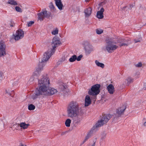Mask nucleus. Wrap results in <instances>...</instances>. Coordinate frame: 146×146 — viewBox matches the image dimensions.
<instances>
[{"label": "nucleus", "instance_id": "nucleus-1", "mask_svg": "<svg viewBox=\"0 0 146 146\" xmlns=\"http://www.w3.org/2000/svg\"><path fill=\"white\" fill-rule=\"evenodd\" d=\"M80 110L78 104L75 101L70 102L67 107V115L69 117L73 118V123L74 125H77L80 121L78 117Z\"/></svg>", "mask_w": 146, "mask_h": 146}, {"label": "nucleus", "instance_id": "nucleus-2", "mask_svg": "<svg viewBox=\"0 0 146 146\" xmlns=\"http://www.w3.org/2000/svg\"><path fill=\"white\" fill-rule=\"evenodd\" d=\"M38 89L48 96H50L57 92L56 89L49 87V79L46 75L43 76L40 80H38Z\"/></svg>", "mask_w": 146, "mask_h": 146}, {"label": "nucleus", "instance_id": "nucleus-3", "mask_svg": "<svg viewBox=\"0 0 146 146\" xmlns=\"http://www.w3.org/2000/svg\"><path fill=\"white\" fill-rule=\"evenodd\" d=\"M111 115L110 114L102 115L101 119L98 120L96 124L93 126L91 130L88 133L86 137L94 136V134L97 130V128L106 123L111 118Z\"/></svg>", "mask_w": 146, "mask_h": 146}, {"label": "nucleus", "instance_id": "nucleus-4", "mask_svg": "<svg viewBox=\"0 0 146 146\" xmlns=\"http://www.w3.org/2000/svg\"><path fill=\"white\" fill-rule=\"evenodd\" d=\"M61 44L60 40L56 37H54L52 39V48L49 49L44 54V56L48 59L55 52V48Z\"/></svg>", "mask_w": 146, "mask_h": 146}, {"label": "nucleus", "instance_id": "nucleus-5", "mask_svg": "<svg viewBox=\"0 0 146 146\" xmlns=\"http://www.w3.org/2000/svg\"><path fill=\"white\" fill-rule=\"evenodd\" d=\"M48 60L47 59V58L44 56L43 57L41 61L38 64V67L36 68V70L34 72L33 76L39 75L41 71L43 70V67L45 65L44 63Z\"/></svg>", "mask_w": 146, "mask_h": 146}, {"label": "nucleus", "instance_id": "nucleus-6", "mask_svg": "<svg viewBox=\"0 0 146 146\" xmlns=\"http://www.w3.org/2000/svg\"><path fill=\"white\" fill-rule=\"evenodd\" d=\"M100 85L99 84H96L92 87L91 89L88 92V94L91 96H96L100 92Z\"/></svg>", "mask_w": 146, "mask_h": 146}, {"label": "nucleus", "instance_id": "nucleus-7", "mask_svg": "<svg viewBox=\"0 0 146 146\" xmlns=\"http://www.w3.org/2000/svg\"><path fill=\"white\" fill-rule=\"evenodd\" d=\"M107 45L106 48L107 51L110 53H112L114 50L118 48V46L116 45H112L113 42L110 40L106 41Z\"/></svg>", "mask_w": 146, "mask_h": 146}, {"label": "nucleus", "instance_id": "nucleus-8", "mask_svg": "<svg viewBox=\"0 0 146 146\" xmlns=\"http://www.w3.org/2000/svg\"><path fill=\"white\" fill-rule=\"evenodd\" d=\"M51 15V12H47L46 11H44L38 14V18L40 20H42L44 18H49Z\"/></svg>", "mask_w": 146, "mask_h": 146}, {"label": "nucleus", "instance_id": "nucleus-9", "mask_svg": "<svg viewBox=\"0 0 146 146\" xmlns=\"http://www.w3.org/2000/svg\"><path fill=\"white\" fill-rule=\"evenodd\" d=\"M42 95L43 96H49L48 95L46 94V93L42 91L39 89H37L35 91V93H34L32 95V98L33 100H35L37 98L38 96Z\"/></svg>", "mask_w": 146, "mask_h": 146}, {"label": "nucleus", "instance_id": "nucleus-10", "mask_svg": "<svg viewBox=\"0 0 146 146\" xmlns=\"http://www.w3.org/2000/svg\"><path fill=\"white\" fill-rule=\"evenodd\" d=\"M6 54V44L3 40L0 41V57L4 56Z\"/></svg>", "mask_w": 146, "mask_h": 146}, {"label": "nucleus", "instance_id": "nucleus-11", "mask_svg": "<svg viewBox=\"0 0 146 146\" xmlns=\"http://www.w3.org/2000/svg\"><path fill=\"white\" fill-rule=\"evenodd\" d=\"M59 90L60 92L64 95L68 94L69 90L67 88V86L64 83H60L59 86Z\"/></svg>", "mask_w": 146, "mask_h": 146}, {"label": "nucleus", "instance_id": "nucleus-12", "mask_svg": "<svg viewBox=\"0 0 146 146\" xmlns=\"http://www.w3.org/2000/svg\"><path fill=\"white\" fill-rule=\"evenodd\" d=\"M24 32L21 29L16 31L15 35H14V38L16 40H18L22 38L24 36Z\"/></svg>", "mask_w": 146, "mask_h": 146}, {"label": "nucleus", "instance_id": "nucleus-13", "mask_svg": "<svg viewBox=\"0 0 146 146\" xmlns=\"http://www.w3.org/2000/svg\"><path fill=\"white\" fill-rule=\"evenodd\" d=\"M126 109V107L124 105L118 108L116 112V114L118 115V116H120L121 115H123Z\"/></svg>", "mask_w": 146, "mask_h": 146}, {"label": "nucleus", "instance_id": "nucleus-14", "mask_svg": "<svg viewBox=\"0 0 146 146\" xmlns=\"http://www.w3.org/2000/svg\"><path fill=\"white\" fill-rule=\"evenodd\" d=\"M104 10L103 7L101 8L100 11H98L96 13V16L99 19H102L103 18V12Z\"/></svg>", "mask_w": 146, "mask_h": 146}, {"label": "nucleus", "instance_id": "nucleus-15", "mask_svg": "<svg viewBox=\"0 0 146 146\" xmlns=\"http://www.w3.org/2000/svg\"><path fill=\"white\" fill-rule=\"evenodd\" d=\"M55 1L56 5L58 9L60 10L62 9L63 5L61 1V0H54Z\"/></svg>", "mask_w": 146, "mask_h": 146}, {"label": "nucleus", "instance_id": "nucleus-16", "mask_svg": "<svg viewBox=\"0 0 146 146\" xmlns=\"http://www.w3.org/2000/svg\"><path fill=\"white\" fill-rule=\"evenodd\" d=\"M92 9L90 8H88L85 9L84 10V13L86 17H88L92 13Z\"/></svg>", "mask_w": 146, "mask_h": 146}, {"label": "nucleus", "instance_id": "nucleus-17", "mask_svg": "<svg viewBox=\"0 0 146 146\" xmlns=\"http://www.w3.org/2000/svg\"><path fill=\"white\" fill-rule=\"evenodd\" d=\"M120 44H119V46L121 47L122 46H127L129 43L127 42V40L123 39L121 40V42H120Z\"/></svg>", "mask_w": 146, "mask_h": 146}, {"label": "nucleus", "instance_id": "nucleus-18", "mask_svg": "<svg viewBox=\"0 0 146 146\" xmlns=\"http://www.w3.org/2000/svg\"><path fill=\"white\" fill-rule=\"evenodd\" d=\"M107 89L111 94H113L115 91L114 87L112 84H110L108 86Z\"/></svg>", "mask_w": 146, "mask_h": 146}, {"label": "nucleus", "instance_id": "nucleus-19", "mask_svg": "<svg viewBox=\"0 0 146 146\" xmlns=\"http://www.w3.org/2000/svg\"><path fill=\"white\" fill-rule=\"evenodd\" d=\"M91 100L89 96L87 95L85 99V106H87L90 105L91 103Z\"/></svg>", "mask_w": 146, "mask_h": 146}, {"label": "nucleus", "instance_id": "nucleus-20", "mask_svg": "<svg viewBox=\"0 0 146 146\" xmlns=\"http://www.w3.org/2000/svg\"><path fill=\"white\" fill-rule=\"evenodd\" d=\"M85 50L86 54L88 55L90 54L91 52L93 50L91 46L87 45L85 47Z\"/></svg>", "mask_w": 146, "mask_h": 146}, {"label": "nucleus", "instance_id": "nucleus-21", "mask_svg": "<svg viewBox=\"0 0 146 146\" xmlns=\"http://www.w3.org/2000/svg\"><path fill=\"white\" fill-rule=\"evenodd\" d=\"M133 81V79L131 77H128L125 80V82L127 86L129 85L131 83H132Z\"/></svg>", "mask_w": 146, "mask_h": 146}, {"label": "nucleus", "instance_id": "nucleus-22", "mask_svg": "<svg viewBox=\"0 0 146 146\" xmlns=\"http://www.w3.org/2000/svg\"><path fill=\"white\" fill-rule=\"evenodd\" d=\"M19 125L21 128L23 129H25L28 127L29 125V124H27L23 122L20 123Z\"/></svg>", "mask_w": 146, "mask_h": 146}, {"label": "nucleus", "instance_id": "nucleus-23", "mask_svg": "<svg viewBox=\"0 0 146 146\" xmlns=\"http://www.w3.org/2000/svg\"><path fill=\"white\" fill-rule=\"evenodd\" d=\"M95 63L96 65L98 67H100L102 68H103L104 67V64L102 63L99 62L97 60L95 61Z\"/></svg>", "mask_w": 146, "mask_h": 146}, {"label": "nucleus", "instance_id": "nucleus-24", "mask_svg": "<svg viewBox=\"0 0 146 146\" xmlns=\"http://www.w3.org/2000/svg\"><path fill=\"white\" fill-rule=\"evenodd\" d=\"M49 8L50 9V10L52 12H55L56 11V9L54 5H53L52 3L51 2L49 4Z\"/></svg>", "mask_w": 146, "mask_h": 146}, {"label": "nucleus", "instance_id": "nucleus-25", "mask_svg": "<svg viewBox=\"0 0 146 146\" xmlns=\"http://www.w3.org/2000/svg\"><path fill=\"white\" fill-rule=\"evenodd\" d=\"M133 5H129L124 7L123 8V10H125L126 9V11L131 10L133 7Z\"/></svg>", "mask_w": 146, "mask_h": 146}, {"label": "nucleus", "instance_id": "nucleus-26", "mask_svg": "<svg viewBox=\"0 0 146 146\" xmlns=\"http://www.w3.org/2000/svg\"><path fill=\"white\" fill-rule=\"evenodd\" d=\"M71 120L69 119H67L65 122V125L66 127H69L71 123Z\"/></svg>", "mask_w": 146, "mask_h": 146}, {"label": "nucleus", "instance_id": "nucleus-27", "mask_svg": "<svg viewBox=\"0 0 146 146\" xmlns=\"http://www.w3.org/2000/svg\"><path fill=\"white\" fill-rule=\"evenodd\" d=\"M7 3L13 5H17L16 2L13 0H8Z\"/></svg>", "mask_w": 146, "mask_h": 146}, {"label": "nucleus", "instance_id": "nucleus-28", "mask_svg": "<svg viewBox=\"0 0 146 146\" xmlns=\"http://www.w3.org/2000/svg\"><path fill=\"white\" fill-rule=\"evenodd\" d=\"M77 58V56L76 55L72 56L69 59V61L70 62H72L74 61Z\"/></svg>", "mask_w": 146, "mask_h": 146}, {"label": "nucleus", "instance_id": "nucleus-29", "mask_svg": "<svg viewBox=\"0 0 146 146\" xmlns=\"http://www.w3.org/2000/svg\"><path fill=\"white\" fill-rule=\"evenodd\" d=\"M35 77L33 76H31L29 80L28 83L30 84H31L34 81Z\"/></svg>", "mask_w": 146, "mask_h": 146}, {"label": "nucleus", "instance_id": "nucleus-30", "mask_svg": "<svg viewBox=\"0 0 146 146\" xmlns=\"http://www.w3.org/2000/svg\"><path fill=\"white\" fill-rule=\"evenodd\" d=\"M35 108V106L33 104H31L28 106V109L29 110H34Z\"/></svg>", "mask_w": 146, "mask_h": 146}, {"label": "nucleus", "instance_id": "nucleus-31", "mask_svg": "<svg viewBox=\"0 0 146 146\" xmlns=\"http://www.w3.org/2000/svg\"><path fill=\"white\" fill-rule=\"evenodd\" d=\"M58 33V30L56 28L55 30H53L52 32V34L53 35L57 34Z\"/></svg>", "mask_w": 146, "mask_h": 146}, {"label": "nucleus", "instance_id": "nucleus-32", "mask_svg": "<svg viewBox=\"0 0 146 146\" xmlns=\"http://www.w3.org/2000/svg\"><path fill=\"white\" fill-rule=\"evenodd\" d=\"M142 39V38L141 37H140L138 39H135L134 40L135 43H136L138 42H140L141 40Z\"/></svg>", "mask_w": 146, "mask_h": 146}, {"label": "nucleus", "instance_id": "nucleus-33", "mask_svg": "<svg viewBox=\"0 0 146 146\" xmlns=\"http://www.w3.org/2000/svg\"><path fill=\"white\" fill-rule=\"evenodd\" d=\"M15 9L16 11L18 12L21 13L22 12L21 9L19 7L17 6L15 7Z\"/></svg>", "mask_w": 146, "mask_h": 146}, {"label": "nucleus", "instance_id": "nucleus-34", "mask_svg": "<svg viewBox=\"0 0 146 146\" xmlns=\"http://www.w3.org/2000/svg\"><path fill=\"white\" fill-rule=\"evenodd\" d=\"M103 30L101 29H97L96 30V33L98 34H100L103 33Z\"/></svg>", "mask_w": 146, "mask_h": 146}, {"label": "nucleus", "instance_id": "nucleus-35", "mask_svg": "<svg viewBox=\"0 0 146 146\" xmlns=\"http://www.w3.org/2000/svg\"><path fill=\"white\" fill-rule=\"evenodd\" d=\"M142 64L141 62H139L137 64H135V66L137 67H141L142 66Z\"/></svg>", "mask_w": 146, "mask_h": 146}, {"label": "nucleus", "instance_id": "nucleus-36", "mask_svg": "<svg viewBox=\"0 0 146 146\" xmlns=\"http://www.w3.org/2000/svg\"><path fill=\"white\" fill-rule=\"evenodd\" d=\"M34 23L33 21H30L28 23V26L29 27L31 26Z\"/></svg>", "mask_w": 146, "mask_h": 146}, {"label": "nucleus", "instance_id": "nucleus-37", "mask_svg": "<svg viewBox=\"0 0 146 146\" xmlns=\"http://www.w3.org/2000/svg\"><path fill=\"white\" fill-rule=\"evenodd\" d=\"M106 3V1H104L102 2H101L100 3L99 5L100 6H102L104 5Z\"/></svg>", "mask_w": 146, "mask_h": 146}, {"label": "nucleus", "instance_id": "nucleus-38", "mask_svg": "<svg viewBox=\"0 0 146 146\" xmlns=\"http://www.w3.org/2000/svg\"><path fill=\"white\" fill-rule=\"evenodd\" d=\"M82 57V55H79V56L77 57V58H76V60L78 61H79L81 60V59Z\"/></svg>", "mask_w": 146, "mask_h": 146}, {"label": "nucleus", "instance_id": "nucleus-39", "mask_svg": "<svg viewBox=\"0 0 146 146\" xmlns=\"http://www.w3.org/2000/svg\"><path fill=\"white\" fill-rule=\"evenodd\" d=\"M106 136V133L105 131L102 132L101 134V136L102 137H104Z\"/></svg>", "mask_w": 146, "mask_h": 146}, {"label": "nucleus", "instance_id": "nucleus-40", "mask_svg": "<svg viewBox=\"0 0 146 146\" xmlns=\"http://www.w3.org/2000/svg\"><path fill=\"white\" fill-rule=\"evenodd\" d=\"M89 137H86L85 139L81 143L80 145H82L83 144H84L88 139Z\"/></svg>", "mask_w": 146, "mask_h": 146}, {"label": "nucleus", "instance_id": "nucleus-41", "mask_svg": "<svg viewBox=\"0 0 146 146\" xmlns=\"http://www.w3.org/2000/svg\"><path fill=\"white\" fill-rule=\"evenodd\" d=\"M96 140H97L96 138H95L93 140V144L92 145H93L94 146H95V143L96 141Z\"/></svg>", "mask_w": 146, "mask_h": 146}, {"label": "nucleus", "instance_id": "nucleus-42", "mask_svg": "<svg viewBox=\"0 0 146 146\" xmlns=\"http://www.w3.org/2000/svg\"><path fill=\"white\" fill-rule=\"evenodd\" d=\"M3 73L1 72H0V80H1L2 79V76L3 75Z\"/></svg>", "mask_w": 146, "mask_h": 146}, {"label": "nucleus", "instance_id": "nucleus-43", "mask_svg": "<svg viewBox=\"0 0 146 146\" xmlns=\"http://www.w3.org/2000/svg\"><path fill=\"white\" fill-rule=\"evenodd\" d=\"M143 88L144 90L146 89V82L144 84Z\"/></svg>", "mask_w": 146, "mask_h": 146}, {"label": "nucleus", "instance_id": "nucleus-44", "mask_svg": "<svg viewBox=\"0 0 146 146\" xmlns=\"http://www.w3.org/2000/svg\"><path fill=\"white\" fill-rule=\"evenodd\" d=\"M5 92L6 93L8 94L9 95H10V96L11 95V94L9 92H8L7 90H6Z\"/></svg>", "mask_w": 146, "mask_h": 146}, {"label": "nucleus", "instance_id": "nucleus-45", "mask_svg": "<svg viewBox=\"0 0 146 146\" xmlns=\"http://www.w3.org/2000/svg\"><path fill=\"white\" fill-rule=\"evenodd\" d=\"M19 146H26V145H23L21 143V145H19Z\"/></svg>", "mask_w": 146, "mask_h": 146}, {"label": "nucleus", "instance_id": "nucleus-46", "mask_svg": "<svg viewBox=\"0 0 146 146\" xmlns=\"http://www.w3.org/2000/svg\"><path fill=\"white\" fill-rule=\"evenodd\" d=\"M143 125L145 126H146V122H145L144 124H143Z\"/></svg>", "mask_w": 146, "mask_h": 146}, {"label": "nucleus", "instance_id": "nucleus-47", "mask_svg": "<svg viewBox=\"0 0 146 146\" xmlns=\"http://www.w3.org/2000/svg\"><path fill=\"white\" fill-rule=\"evenodd\" d=\"M13 25H11L10 26L11 27H13Z\"/></svg>", "mask_w": 146, "mask_h": 146}, {"label": "nucleus", "instance_id": "nucleus-48", "mask_svg": "<svg viewBox=\"0 0 146 146\" xmlns=\"http://www.w3.org/2000/svg\"><path fill=\"white\" fill-rule=\"evenodd\" d=\"M94 96V97H95L94 98H95L96 97V96Z\"/></svg>", "mask_w": 146, "mask_h": 146}, {"label": "nucleus", "instance_id": "nucleus-49", "mask_svg": "<svg viewBox=\"0 0 146 146\" xmlns=\"http://www.w3.org/2000/svg\"><path fill=\"white\" fill-rule=\"evenodd\" d=\"M19 124H18V125H17V126H19Z\"/></svg>", "mask_w": 146, "mask_h": 146}]
</instances>
